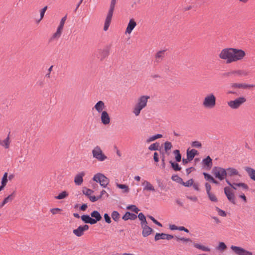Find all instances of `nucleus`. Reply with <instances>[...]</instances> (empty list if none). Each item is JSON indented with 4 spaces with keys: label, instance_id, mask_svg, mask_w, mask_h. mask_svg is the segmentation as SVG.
Instances as JSON below:
<instances>
[{
    "label": "nucleus",
    "instance_id": "f257e3e1",
    "mask_svg": "<svg viewBox=\"0 0 255 255\" xmlns=\"http://www.w3.org/2000/svg\"><path fill=\"white\" fill-rule=\"evenodd\" d=\"M246 56V52L242 49L226 48L223 49L218 54L219 58L225 61L226 64L243 60Z\"/></svg>",
    "mask_w": 255,
    "mask_h": 255
},
{
    "label": "nucleus",
    "instance_id": "f03ea898",
    "mask_svg": "<svg viewBox=\"0 0 255 255\" xmlns=\"http://www.w3.org/2000/svg\"><path fill=\"white\" fill-rule=\"evenodd\" d=\"M150 99V97L147 95H142L139 97L136 104L132 109V113L135 116L139 115L141 111L147 106L148 100Z\"/></svg>",
    "mask_w": 255,
    "mask_h": 255
},
{
    "label": "nucleus",
    "instance_id": "7ed1b4c3",
    "mask_svg": "<svg viewBox=\"0 0 255 255\" xmlns=\"http://www.w3.org/2000/svg\"><path fill=\"white\" fill-rule=\"evenodd\" d=\"M202 105L206 109L214 108L216 105V97L215 95L212 93L206 95L202 100Z\"/></svg>",
    "mask_w": 255,
    "mask_h": 255
},
{
    "label": "nucleus",
    "instance_id": "20e7f679",
    "mask_svg": "<svg viewBox=\"0 0 255 255\" xmlns=\"http://www.w3.org/2000/svg\"><path fill=\"white\" fill-rule=\"evenodd\" d=\"M247 101L246 98L244 96H241L234 100L227 102L228 106L232 110L239 109Z\"/></svg>",
    "mask_w": 255,
    "mask_h": 255
},
{
    "label": "nucleus",
    "instance_id": "39448f33",
    "mask_svg": "<svg viewBox=\"0 0 255 255\" xmlns=\"http://www.w3.org/2000/svg\"><path fill=\"white\" fill-rule=\"evenodd\" d=\"M116 2V0H111L110 7L109 10L108 14L107 15V17L106 18L105 21L104 23L103 30L105 31H106L108 29V28L110 26V23L111 22L112 18L113 16Z\"/></svg>",
    "mask_w": 255,
    "mask_h": 255
},
{
    "label": "nucleus",
    "instance_id": "423d86ee",
    "mask_svg": "<svg viewBox=\"0 0 255 255\" xmlns=\"http://www.w3.org/2000/svg\"><path fill=\"white\" fill-rule=\"evenodd\" d=\"M212 173L216 178L221 181L226 178V169L223 167H214L212 169Z\"/></svg>",
    "mask_w": 255,
    "mask_h": 255
},
{
    "label": "nucleus",
    "instance_id": "0eeeda50",
    "mask_svg": "<svg viewBox=\"0 0 255 255\" xmlns=\"http://www.w3.org/2000/svg\"><path fill=\"white\" fill-rule=\"evenodd\" d=\"M93 180L97 183H99L100 185L105 188L109 183V179L103 174L98 173L93 177Z\"/></svg>",
    "mask_w": 255,
    "mask_h": 255
},
{
    "label": "nucleus",
    "instance_id": "6e6552de",
    "mask_svg": "<svg viewBox=\"0 0 255 255\" xmlns=\"http://www.w3.org/2000/svg\"><path fill=\"white\" fill-rule=\"evenodd\" d=\"M92 152L93 157L97 159L98 161H103L107 158V156L104 154L101 147L99 146L95 147L92 150Z\"/></svg>",
    "mask_w": 255,
    "mask_h": 255
},
{
    "label": "nucleus",
    "instance_id": "1a4fd4ad",
    "mask_svg": "<svg viewBox=\"0 0 255 255\" xmlns=\"http://www.w3.org/2000/svg\"><path fill=\"white\" fill-rule=\"evenodd\" d=\"M66 18V15L62 18V19L60 20V24L57 29V30L52 36L51 39H57L61 36Z\"/></svg>",
    "mask_w": 255,
    "mask_h": 255
},
{
    "label": "nucleus",
    "instance_id": "9d476101",
    "mask_svg": "<svg viewBox=\"0 0 255 255\" xmlns=\"http://www.w3.org/2000/svg\"><path fill=\"white\" fill-rule=\"evenodd\" d=\"M231 249L238 255H253L252 252L240 247L232 246Z\"/></svg>",
    "mask_w": 255,
    "mask_h": 255
},
{
    "label": "nucleus",
    "instance_id": "9b49d317",
    "mask_svg": "<svg viewBox=\"0 0 255 255\" xmlns=\"http://www.w3.org/2000/svg\"><path fill=\"white\" fill-rule=\"evenodd\" d=\"M89 226L84 225L83 226H80L77 229H74L73 231V234L77 237H80L84 235V232L89 229Z\"/></svg>",
    "mask_w": 255,
    "mask_h": 255
},
{
    "label": "nucleus",
    "instance_id": "f8f14e48",
    "mask_svg": "<svg viewBox=\"0 0 255 255\" xmlns=\"http://www.w3.org/2000/svg\"><path fill=\"white\" fill-rule=\"evenodd\" d=\"M230 87L231 88L236 89H250L254 88L255 85L252 84H247L246 83H232L231 84Z\"/></svg>",
    "mask_w": 255,
    "mask_h": 255
},
{
    "label": "nucleus",
    "instance_id": "ddd939ff",
    "mask_svg": "<svg viewBox=\"0 0 255 255\" xmlns=\"http://www.w3.org/2000/svg\"><path fill=\"white\" fill-rule=\"evenodd\" d=\"M226 177H233L235 176L241 177V174H240L238 170L237 169L233 167H229L226 169Z\"/></svg>",
    "mask_w": 255,
    "mask_h": 255
},
{
    "label": "nucleus",
    "instance_id": "4468645a",
    "mask_svg": "<svg viewBox=\"0 0 255 255\" xmlns=\"http://www.w3.org/2000/svg\"><path fill=\"white\" fill-rule=\"evenodd\" d=\"M224 192L228 199L232 203H235V197L230 188L226 187L224 188Z\"/></svg>",
    "mask_w": 255,
    "mask_h": 255
},
{
    "label": "nucleus",
    "instance_id": "2eb2a0df",
    "mask_svg": "<svg viewBox=\"0 0 255 255\" xmlns=\"http://www.w3.org/2000/svg\"><path fill=\"white\" fill-rule=\"evenodd\" d=\"M226 181L227 183L232 188H233L234 189L236 190L237 187H241L243 189L245 190H248V186L244 183H231L228 179H226Z\"/></svg>",
    "mask_w": 255,
    "mask_h": 255
},
{
    "label": "nucleus",
    "instance_id": "dca6fc26",
    "mask_svg": "<svg viewBox=\"0 0 255 255\" xmlns=\"http://www.w3.org/2000/svg\"><path fill=\"white\" fill-rule=\"evenodd\" d=\"M147 223L141 225L142 231V235L144 237H146L150 235L153 232V230L149 227Z\"/></svg>",
    "mask_w": 255,
    "mask_h": 255
},
{
    "label": "nucleus",
    "instance_id": "f3484780",
    "mask_svg": "<svg viewBox=\"0 0 255 255\" xmlns=\"http://www.w3.org/2000/svg\"><path fill=\"white\" fill-rule=\"evenodd\" d=\"M173 238V236L171 235L165 233H156L155 234L154 240L157 241L160 239L170 240Z\"/></svg>",
    "mask_w": 255,
    "mask_h": 255
},
{
    "label": "nucleus",
    "instance_id": "a211bd4d",
    "mask_svg": "<svg viewBox=\"0 0 255 255\" xmlns=\"http://www.w3.org/2000/svg\"><path fill=\"white\" fill-rule=\"evenodd\" d=\"M101 120L102 123L107 125L110 123V117L107 111H104L101 113Z\"/></svg>",
    "mask_w": 255,
    "mask_h": 255
},
{
    "label": "nucleus",
    "instance_id": "6ab92c4d",
    "mask_svg": "<svg viewBox=\"0 0 255 255\" xmlns=\"http://www.w3.org/2000/svg\"><path fill=\"white\" fill-rule=\"evenodd\" d=\"M85 172H82L75 176L74 178V182L76 185H81L82 184L83 182V177L85 176Z\"/></svg>",
    "mask_w": 255,
    "mask_h": 255
},
{
    "label": "nucleus",
    "instance_id": "aec40b11",
    "mask_svg": "<svg viewBox=\"0 0 255 255\" xmlns=\"http://www.w3.org/2000/svg\"><path fill=\"white\" fill-rule=\"evenodd\" d=\"M202 164L204 167L210 169L212 166V159L209 156H208L206 158L203 159Z\"/></svg>",
    "mask_w": 255,
    "mask_h": 255
},
{
    "label": "nucleus",
    "instance_id": "412c9836",
    "mask_svg": "<svg viewBox=\"0 0 255 255\" xmlns=\"http://www.w3.org/2000/svg\"><path fill=\"white\" fill-rule=\"evenodd\" d=\"M187 157H188V160L192 161L194 157L196 155L198 154V152L197 150L195 149H192L190 150L189 149H188L187 150Z\"/></svg>",
    "mask_w": 255,
    "mask_h": 255
},
{
    "label": "nucleus",
    "instance_id": "4be33fe9",
    "mask_svg": "<svg viewBox=\"0 0 255 255\" xmlns=\"http://www.w3.org/2000/svg\"><path fill=\"white\" fill-rule=\"evenodd\" d=\"M91 218L93 219V222L95 224L100 221L102 219V216L97 211H94L91 213Z\"/></svg>",
    "mask_w": 255,
    "mask_h": 255
},
{
    "label": "nucleus",
    "instance_id": "5701e85b",
    "mask_svg": "<svg viewBox=\"0 0 255 255\" xmlns=\"http://www.w3.org/2000/svg\"><path fill=\"white\" fill-rule=\"evenodd\" d=\"M105 105L103 101H98L94 106V108L98 112L102 113L103 110L105 109Z\"/></svg>",
    "mask_w": 255,
    "mask_h": 255
},
{
    "label": "nucleus",
    "instance_id": "b1692460",
    "mask_svg": "<svg viewBox=\"0 0 255 255\" xmlns=\"http://www.w3.org/2000/svg\"><path fill=\"white\" fill-rule=\"evenodd\" d=\"M142 185L144 186V190L155 191L154 187L149 182L144 180L142 183Z\"/></svg>",
    "mask_w": 255,
    "mask_h": 255
},
{
    "label": "nucleus",
    "instance_id": "393cba45",
    "mask_svg": "<svg viewBox=\"0 0 255 255\" xmlns=\"http://www.w3.org/2000/svg\"><path fill=\"white\" fill-rule=\"evenodd\" d=\"M165 50H160L158 51L155 55V60L156 62H160L165 56Z\"/></svg>",
    "mask_w": 255,
    "mask_h": 255
},
{
    "label": "nucleus",
    "instance_id": "a878e982",
    "mask_svg": "<svg viewBox=\"0 0 255 255\" xmlns=\"http://www.w3.org/2000/svg\"><path fill=\"white\" fill-rule=\"evenodd\" d=\"M231 74L238 76H247L248 75V72L244 70H234L232 71Z\"/></svg>",
    "mask_w": 255,
    "mask_h": 255
},
{
    "label": "nucleus",
    "instance_id": "bb28decb",
    "mask_svg": "<svg viewBox=\"0 0 255 255\" xmlns=\"http://www.w3.org/2000/svg\"><path fill=\"white\" fill-rule=\"evenodd\" d=\"M81 220L86 224H94L93 219L88 215H83L81 216Z\"/></svg>",
    "mask_w": 255,
    "mask_h": 255
},
{
    "label": "nucleus",
    "instance_id": "cd10ccee",
    "mask_svg": "<svg viewBox=\"0 0 255 255\" xmlns=\"http://www.w3.org/2000/svg\"><path fill=\"white\" fill-rule=\"evenodd\" d=\"M193 246L196 249L201 250V251L204 252H210L211 251V249L208 247H206L198 243H194L193 244Z\"/></svg>",
    "mask_w": 255,
    "mask_h": 255
},
{
    "label": "nucleus",
    "instance_id": "c85d7f7f",
    "mask_svg": "<svg viewBox=\"0 0 255 255\" xmlns=\"http://www.w3.org/2000/svg\"><path fill=\"white\" fill-rule=\"evenodd\" d=\"M245 170L247 172L250 178L254 181H255V170L251 167H247L245 168Z\"/></svg>",
    "mask_w": 255,
    "mask_h": 255
},
{
    "label": "nucleus",
    "instance_id": "c756f323",
    "mask_svg": "<svg viewBox=\"0 0 255 255\" xmlns=\"http://www.w3.org/2000/svg\"><path fill=\"white\" fill-rule=\"evenodd\" d=\"M136 25V23L133 18L128 22V34H130Z\"/></svg>",
    "mask_w": 255,
    "mask_h": 255
},
{
    "label": "nucleus",
    "instance_id": "7c9ffc66",
    "mask_svg": "<svg viewBox=\"0 0 255 255\" xmlns=\"http://www.w3.org/2000/svg\"><path fill=\"white\" fill-rule=\"evenodd\" d=\"M162 135L161 134H157L156 135L151 136L146 139V142L149 143L152 141L155 140L157 139L162 137Z\"/></svg>",
    "mask_w": 255,
    "mask_h": 255
},
{
    "label": "nucleus",
    "instance_id": "2f4dec72",
    "mask_svg": "<svg viewBox=\"0 0 255 255\" xmlns=\"http://www.w3.org/2000/svg\"><path fill=\"white\" fill-rule=\"evenodd\" d=\"M9 135L4 140H0V145L4 146L5 148H8L9 146Z\"/></svg>",
    "mask_w": 255,
    "mask_h": 255
},
{
    "label": "nucleus",
    "instance_id": "473e14b6",
    "mask_svg": "<svg viewBox=\"0 0 255 255\" xmlns=\"http://www.w3.org/2000/svg\"><path fill=\"white\" fill-rule=\"evenodd\" d=\"M68 196V193L66 191H64L60 193L58 196H55V198L56 199L61 200L65 198Z\"/></svg>",
    "mask_w": 255,
    "mask_h": 255
},
{
    "label": "nucleus",
    "instance_id": "72a5a7b5",
    "mask_svg": "<svg viewBox=\"0 0 255 255\" xmlns=\"http://www.w3.org/2000/svg\"><path fill=\"white\" fill-rule=\"evenodd\" d=\"M109 54V48L108 47H107L101 51V60L104 59L105 57L108 56V55Z\"/></svg>",
    "mask_w": 255,
    "mask_h": 255
},
{
    "label": "nucleus",
    "instance_id": "f704fd0d",
    "mask_svg": "<svg viewBox=\"0 0 255 255\" xmlns=\"http://www.w3.org/2000/svg\"><path fill=\"white\" fill-rule=\"evenodd\" d=\"M15 192H13L11 194L8 195L7 197L3 199V201L5 202L6 204H7L8 202H11L15 197Z\"/></svg>",
    "mask_w": 255,
    "mask_h": 255
},
{
    "label": "nucleus",
    "instance_id": "c9c22d12",
    "mask_svg": "<svg viewBox=\"0 0 255 255\" xmlns=\"http://www.w3.org/2000/svg\"><path fill=\"white\" fill-rule=\"evenodd\" d=\"M173 153L175 155V160L177 162H180L181 160V155L180 153V151L178 149L175 150Z\"/></svg>",
    "mask_w": 255,
    "mask_h": 255
},
{
    "label": "nucleus",
    "instance_id": "e433bc0d",
    "mask_svg": "<svg viewBox=\"0 0 255 255\" xmlns=\"http://www.w3.org/2000/svg\"><path fill=\"white\" fill-rule=\"evenodd\" d=\"M138 217L139 220L141 221V225L147 223L146 220L145 216L142 213H140L138 214Z\"/></svg>",
    "mask_w": 255,
    "mask_h": 255
},
{
    "label": "nucleus",
    "instance_id": "4c0bfd02",
    "mask_svg": "<svg viewBox=\"0 0 255 255\" xmlns=\"http://www.w3.org/2000/svg\"><path fill=\"white\" fill-rule=\"evenodd\" d=\"M159 144L158 143H154L151 144L149 147L148 149L150 150H156L158 149Z\"/></svg>",
    "mask_w": 255,
    "mask_h": 255
},
{
    "label": "nucleus",
    "instance_id": "58836bf2",
    "mask_svg": "<svg viewBox=\"0 0 255 255\" xmlns=\"http://www.w3.org/2000/svg\"><path fill=\"white\" fill-rule=\"evenodd\" d=\"M169 162L171 164L172 167L175 171H179L181 170V167L179 166L178 163L173 162L171 161H170Z\"/></svg>",
    "mask_w": 255,
    "mask_h": 255
},
{
    "label": "nucleus",
    "instance_id": "ea45409f",
    "mask_svg": "<svg viewBox=\"0 0 255 255\" xmlns=\"http://www.w3.org/2000/svg\"><path fill=\"white\" fill-rule=\"evenodd\" d=\"M164 150L166 152H167L170 150L172 147L171 143L169 141H166L164 143Z\"/></svg>",
    "mask_w": 255,
    "mask_h": 255
},
{
    "label": "nucleus",
    "instance_id": "a19ab883",
    "mask_svg": "<svg viewBox=\"0 0 255 255\" xmlns=\"http://www.w3.org/2000/svg\"><path fill=\"white\" fill-rule=\"evenodd\" d=\"M111 216L114 221H117L119 219L120 214L117 211H114L112 212Z\"/></svg>",
    "mask_w": 255,
    "mask_h": 255
},
{
    "label": "nucleus",
    "instance_id": "79ce46f5",
    "mask_svg": "<svg viewBox=\"0 0 255 255\" xmlns=\"http://www.w3.org/2000/svg\"><path fill=\"white\" fill-rule=\"evenodd\" d=\"M207 195L208 196V197H209V199L211 201L215 202H216L218 201L217 198L216 197V196L214 194H213L211 192H210L209 193H208Z\"/></svg>",
    "mask_w": 255,
    "mask_h": 255
},
{
    "label": "nucleus",
    "instance_id": "37998d69",
    "mask_svg": "<svg viewBox=\"0 0 255 255\" xmlns=\"http://www.w3.org/2000/svg\"><path fill=\"white\" fill-rule=\"evenodd\" d=\"M193 182V180L192 179H191L185 182L182 181L181 184L185 187H190L192 185Z\"/></svg>",
    "mask_w": 255,
    "mask_h": 255
},
{
    "label": "nucleus",
    "instance_id": "c03bdc74",
    "mask_svg": "<svg viewBox=\"0 0 255 255\" xmlns=\"http://www.w3.org/2000/svg\"><path fill=\"white\" fill-rule=\"evenodd\" d=\"M215 209L219 216H222V217H226V216L227 214L224 211L220 209L219 208H218L217 207H216Z\"/></svg>",
    "mask_w": 255,
    "mask_h": 255
},
{
    "label": "nucleus",
    "instance_id": "a18cd8bd",
    "mask_svg": "<svg viewBox=\"0 0 255 255\" xmlns=\"http://www.w3.org/2000/svg\"><path fill=\"white\" fill-rule=\"evenodd\" d=\"M128 210L137 214L139 210L135 205L128 206Z\"/></svg>",
    "mask_w": 255,
    "mask_h": 255
},
{
    "label": "nucleus",
    "instance_id": "49530a36",
    "mask_svg": "<svg viewBox=\"0 0 255 255\" xmlns=\"http://www.w3.org/2000/svg\"><path fill=\"white\" fill-rule=\"evenodd\" d=\"M191 145L192 147H196V148H201L202 147V144L200 142L198 141H194L191 143Z\"/></svg>",
    "mask_w": 255,
    "mask_h": 255
},
{
    "label": "nucleus",
    "instance_id": "de8ad7c7",
    "mask_svg": "<svg viewBox=\"0 0 255 255\" xmlns=\"http://www.w3.org/2000/svg\"><path fill=\"white\" fill-rule=\"evenodd\" d=\"M7 182V173L5 172L2 178V180H1V184H5V185H6V183Z\"/></svg>",
    "mask_w": 255,
    "mask_h": 255
},
{
    "label": "nucleus",
    "instance_id": "09e8293b",
    "mask_svg": "<svg viewBox=\"0 0 255 255\" xmlns=\"http://www.w3.org/2000/svg\"><path fill=\"white\" fill-rule=\"evenodd\" d=\"M47 9V6H45L42 9H41V10H40V19L39 20V21H40L43 18L45 12Z\"/></svg>",
    "mask_w": 255,
    "mask_h": 255
},
{
    "label": "nucleus",
    "instance_id": "8fccbe9b",
    "mask_svg": "<svg viewBox=\"0 0 255 255\" xmlns=\"http://www.w3.org/2000/svg\"><path fill=\"white\" fill-rule=\"evenodd\" d=\"M203 175H204L205 179L206 180L211 181L213 180L214 178L211 175L209 174L208 173L204 172V173H203Z\"/></svg>",
    "mask_w": 255,
    "mask_h": 255
},
{
    "label": "nucleus",
    "instance_id": "3c124183",
    "mask_svg": "<svg viewBox=\"0 0 255 255\" xmlns=\"http://www.w3.org/2000/svg\"><path fill=\"white\" fill-rule=\"evenodd\" d=\"M117 186L120 189H124V192H128V186L125 184H121L117 183Z\"/></svg>",
    "mask_w": 255,
    "mask_h": 255
},
{
    "label": "nucleus",
    "instance_id": "603ef678",
    "mask_svg": "<svg viewBox=\"0 0 255 255\" xmlns=\"http://www.w3.org/2000/svg\"><path fill=\"white\" fill-rule=\"evenodd\" d=\"M83 193L86 196H91V194L93 192V191L90 189H85V190H83Z\"/></svg>",
    "mask_w": 255,
    "mask_h": 255
},
{
    "label": "nucleus",
    "instance_id": "864d4df0",
    "mask_svg": "<svg viewBox=\"0 0 255 255\" xmlns=\"http://www.w3.org/2000/svg\"><path fill=\"white\" fill-rule=\"evenodd\" d=\"M227 246L223 242H220L218 247V249L219 250H225Z\"/></svg>",
    "mask_w": 255,
    "mask_h": 255
},
{
    "label": "nucleus",
    "instance_id": "5fc2aeb1",
    "mask_svg": "<svg viewBox=\"0 0 255 255\" xmlns=\"http://www.w3.org/2000/svg\"><path fill=\"white\" fill-rule=\"evenodd\" d=\"M104 219H105V221L107 223H111V218L109 216V215L107 213H105L104 215Z\"/></svg>",
    "mask_w": 255,
    "mask_h": 255
},
{
    "label": "nucleus",
    "instance_id": "6e6d98bb",
    "mask_svg": "<svg viewBox=\"0 0 255 255\" xmlns=\"http://www.w3.org/2000/svg\"><path fill=\"white\" fill-rule=\"evenodd\" d=\"M148 218L151 220L153 223L158 225L159 227H162V224L158 222L156 220H155L152 216H149Z\"/></svg>",
    "mask_w": 255,
    "mask_h": 255
},
{
    "label": "nucleus",
    "instance_id": "4d7b16f0",
    "mask_svg": "<svg viewBox=\"0 0 255 255\" xmlns=\"http://www.w3.org/2000/svg\"><path fill=\"white\" fill-rule=\"evenodd\" d=\"M205 187H206V192H207V193H210V191L211 190V186L208 183H206L205 184Z\"/></svg>",
    "mask_w": 255,
    "mask_h": 255
},
{
    "label": "nucleus",
    "instance_id": "13d9d810",
    "mask_svg": "<svg viewBox=\"0 0 255 255\" xmlns=\"http://www.w3.org/2000/svg\"><path fill=\"white\" fill-rule=\"evenodd\" d=\"M137 218L136 215L135 214H131L128 212V219L134 220Z\"/></svg>",
    "mask_w": 255,
    "mask_h": 255
},
{
    "label": "nucleus",
    "instance_id": "bf43d9fd",
    "mask_svg": "<svg viewBox=\"0 0 255 255\" xmlns=\"http://www.w3.org/2000/svg\"><path fill=\"white\" fill-rule=\"evenodd\" d=\"M172 179L173 180H176V181H177L178 182L182 183V179L181 178H180L179 177H178V176H177V175L174 176H172Z\"/></svg>",
    "mask_w": 255,
    "mask_h": 255
},
{
    "label": "nucleus",
    "instance_id": "052dcab7",
    "mask_svg": "<svg viewBox=\"0 0 255 255\" xmlns=\"http://www.w3.org/2000/svg\"><path fill=\"white\" fill-rule=\"evenodd\" d=\"M153 159L155 162H158L159 161L158 154L155 152L153 154Z\"/></svg>",
    "mask_w": 255,
    "mask_h": 255
},
{
    "label": "nucleus",
    "instance_id": "680f3d73",
    "mask_svg": "<svg viewBox=\"0 0 255 255\" xmlns=\"http://www.w3.org/2000/svg\"><path fill=\"white\" fill-rule=\"evenodd\" d=\"M53 65H52V66H51L49 68V69H48V73H47V74L45 75V77H46V78H49L50 77V73H51V71H52V68H53Z\"/></svg>",
    "mask_w": 255,
    "mask_h": 255
},
{
    "label": "nucleus",
    "instance_id": "e2e57ef3",
    "mask_svg": "<svg viewBox=\"0 0 255 255\" xmlns=\"http://www.w3.org/2000/svg\"><path fill=\"white\" fill-rule=\"evenodd\" d=\"M61 210L59 208H53L50 210V212L52 214H56L58 212Z\"/></svg>",
    "mask_w": 255,
    "mask_h": 255
},
{
    "label": "nucleus",
    "instance_id": "0e129e2a",
    "mask_svg": "<svg viewBox=\"0 0 255 255\" xmlns=\"http://www.w3.org/2000/svg\"><path fill=\"white\" fill-rule=\"evenodd\" d=\"M194 189L196 190V191H199L200 190V189H199V184L197 183H193L192 185Z\"/></svg>",
    "mask_w": 255,
    "mask_h": 255
},
{
    "label": "nucleus",
    "instance_id": "69168bd1",
    "mask_svg": "<svg viewBox=\"0 0 255 255\" xmlns=\"http://www.w3.org/2000/svg\"><path fill=\"white\" fill-rule=\"evenodd\" d=\"M177 240H180L181 241L185 242H190L191 241L189 238H177Z\"/></svg>",
    "mask_w": 255,
    "mask_h": 255
},
{
    "label": "nucleus",
    "instance_id": "338daca9",
    "mask_svg": "<svg viewBox=\"0 0 255 255\" xmlns=\"http://www.w3.org/2000/svg\"><path fill=\"white\" fill-rule=\"evenodd\" d=\"M178 230L183 231L186 233H189V230L183 226L179 227L178 228Z\"/></svg>",
    "mask_w": 255,
    "mask_h": 255
},
{
    "label": "nucleus",
    "instance_id": "774afa93",
    "mask_svg": "<svg viewBox=\"0 0 255 255\" xmlns=\"http://www.w3.org/2000/svg\"><path fill=\"white\" fill-rule=\"evenodd\" d=\"M89 198L90 200L92 202H94L97 201V199L95 196H90L89 197Z\"/></svg>",
    "mask_w": 255,
    "mask_h": 255
}]
</instances>
